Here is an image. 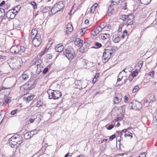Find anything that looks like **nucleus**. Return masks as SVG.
Returning a JSON list of instances; mask_svg holds the SVG:
<instances>
[{
	"mask_svg": "<svg viewBox=\"0 0 157 157\" xmlns=\"http://www.w3.org/2000/svg\"><path fill=\"white\" fill-rule=\"evenodd\" d=\"M113 41L115 43H118L120 40V37L119 36L114 35L112 37Z\"/></svg>",
	"mask_w": 157,
	"mask_h": 157,
	"instance_id": "obj_18",
	"label": "nucleus"
},
{
	"mask_svg": "<svg viewBox=\"0 0 157 157\" xmlns=\"http://www.w3.org/2000/svg\"><path fill=\"white\" fill-rule=\"evenodd\" d=\"M5 16V12L4 10L2 8H0V17L2 20Z\"/></svg>",
	"mask_w": 157,
	"mask_h": 157,
	"instance_id": "obj_20",
	"label": "nucleus"
},
{
	"mask_svg": "<svg viewBox=\"0 0 157 157\" xmlns=\"http://www.w3.org/2000/svg\"><path fill=\"white\" fill-rule=\"evenodd\" d=\"M141 3L144 5H147L149 3V0H140Z\"/></svg>",
	"mask_w": 157,
	"mask_h": 157,
	"instance_id": "obj_28",
	"label": "nucleus"
},
{
	"mask_svg": "<svg viewBox=\"0 0 157 157\" xmlns=\"http://www.w3.org/2000/svg\"><path fill=\"white\" fill-rule=\"evenodd\" d=\"M50 9V7L49 6H46L42 10V11L43 13H47L48 11H49Z\"/></svg>",
	"mask_w": 157,
	"mask_h": 157,
	"instance_id": "obj_26",
	"label": "nucleus"
},
{
	"mask_svg": "<svg viewBox=\"0 0 157 157\" xmlns=\"http://www.w3.org/2000/svg\"><path fill=\"white\" fill-rule=\"evenodd\" d=\"M148 99L149 103H152L155 101L154 95L152 94H150L148 95Z\"/></svg>",
	"mask_w": 157,
	"mask_h": 157,
	"instance_id": "obj_16",
	"label": "nucleus"
},
{
	"mask_svg": "<svg viewBox=\"0 0 157 157\" xmlns=\"http://www.w3.org/2000/svg\"><path fill=\"white\" fill-rule=\"evenodd\" d=\"M55 90H52L51 89L48 90L47 91V93L49 95V98L50 99V97H51V96L52 95V93H53V92Z\"/></svg>",
	"mask_w": 157,
	"mask_h": 157,
	"instance_id": "obj_30",
	"label": "nucleus"
},
{
	"mask_svg": "<svg viewBox=\"0 0 157 157\" xmlns=\"http://www.w3.org/2000/svg\"><path fill=\"white\" fill-rule=\"evenodd\" d=\"M153 123L154 125H157V112L155 117V118L153 119Z\"/></svg>",
	"mask_w": 157,
	"mask_h": 157,
	"instance_id": "obj_29",
	"label": "nucleus"
},
{
	"mask_svg": "<svg viewBox=\"0 0 157 157\" xmlns=\"http://www.w3.org/2000/svg\"><path fill=\"white\" fill-rule=\"evenodd\" d=\"M23 142V138L20 135L15 134L9 140V144L12 148H17Z\"/></svg>",
	"mask_w": 157,
	"mask_h": 157,
	"instance_id": "obj_1",
	"label": "nucleus"
},
{
	"mask_svg": "<svg viewBox=\"0 0 157 157\" xmlns=\"http://www.w3.org/2000/svg\"><path fill=\"white\" fill-rule=\"evenodd\" d=\"M35 120L31 117V118L28 121V124H29L33 123Z\"/></svg>",
	"mask_w": 157,
	"mask_h": 157,
	"instance_id": "obj_46",
	"label": "nucleus"
},
{
	"mask_svg": "<svg viewBox=\"0 0 157 157\" xmlns=\"http://www.w3.org/2000/svg\"><path fill=\"white\" fill-rule=\"evenodd\" d=\"M109 33H103L100 35L99 37L102 40H104L109 38Z\"/></svg>",
	"mask_w": 157,
	"mask_h": 157,
	"instance_id": "obj_19",
	"label": "nucleus"
},
{
	"mask_svg": "<svg viewBox=\"0 0 157 157\" xmlns=\"http://www.w3.org/2000/svg\"><path fill=\"white\" fill-rule=\"evenodd\" d=\"M74 44L75 45H77L78 47H79L81 46V45L78 44V42L77 41V40H76L75 41Z\"/></svg>",
	"mask_w": 157,
	"mask_h": 157,
	"instance_id": "obj_58",
	"label": "nucleus"
},
{
	"mask_svg": "<svg viewBox=\"0 0 157 157\" xmlns=\"http://www.w3.org/2000/svg\"><path fill=\"white\" fill-rule=\"evenodd\" d=\"M123 77V76H121V78L118 77V78L117 79V82L116 83H119V82L121 81V79H122Z\"/></svg>",
	"mask_w": 157,
	"mask_h": 157,
	"instance_id": "obj_57",
	"label": "nucleus"
},
{
	"mask_svg": "<svg viewBox=\"0 0 157 157\" xmlns=\"http://www.w3.org/2000/svg\"><path fill=\"white\" fill-rule=\"evenodd\" d=\"M128 80V78H126L124 80V81L122 83H116V86H121V85H123V84H125L126 83V82L127 81V80Z\"/></svg>",
	"mask_w": 157,
	"mask_h": 157,
	"instance_id": "obj_35",
	"label": "nucleus"
},
{
	"mask_svg": "<svg viewBox=\"0 0 157 157\" xmlns=\"http://www.w3.org/2000/svg\"><path fill=\"white\" fill-rule=\"evenodd\" d=\"M41 67H37V69L36 71V73L37 74L39 75L40 73L42 72V71L43 68H41Z\"/></svg>",
	"mask_w": 157,
	"mask_h": 157,
	"instance_id": "obj_36",
	"label": "nucleus"
},
{
	"mask_svg": "<svg viewBox=\"0 0 157 157\" xmlns=\"http://www.w3.org/2000/svg\"><path fill=\"white\" fill-rule=\"evenodd\" d=\"M33 65H36L37 67H41V68H43V66L42 65H41L42 63V61L40 59H38L37 60L33 61Z\"/></svg>",
	"mask_w": 157,
	"mask_h": 157,
	"instance_id": "obj_15",
	"label": "nucleus"
},
{
	"mask_svg": "<svg viewBox=\"0 0 157 157\" xmlns=\"http://www.w3.org/2000/svg\"><path fill=\"white\" fill-rule=\"evenodd\" d=\"M25 48L23 46L19 45L12 46L10 49V52L17 54L19 53H23L25 51Z\"/></svg>",
	"mask_w": 157,
	"mask_h": 157,
	"instance_id": "obj_4",
	"label": "nucleus"
},
{
	"mask_svg": "<svg viewBox=\"0 0 157 157\" xmlns=\"http://www.w3.org/2000/svg\"><path fill=\"white\" fill-rule=\"evenodd\" d=\"M95 45L96 46V47H93V48H98L101 47L102 46V44L98 42H96L95 43Z\"/></svg>",
	"mask_w": 157,
	"mask_h": 157,
	"instance_id": "obj_27",
	"label": "nucleus"
},
{
	"mask_svg": "<svg viewBox=\"0 0 157 157\" xmlns=\"http://www.w3.org/2000/svg\"><path fill=\"white\" fill-rule=\"evenodd\" d=\"M131 16H133L132 14H130L129 15H127V19L131 18Z\"/></svg>",
	"mask_w": 157,
	"mask_h": 157,
	"instance_id": "obj_59",
	"label": "nucleus"
},
{
	"mask_svg": "<svg viewBox=\"0 0 157 157\" xmlns=\"http://www.w3.org/2000/svg\"><path fill=\"white\" fill-rule=\"evenodd\" d=\"M63 54L69 59H72L74 57V53L72 48L68 47L63 52Z\"/></svg>",
	"mask_w": 157,
	"mask_h": 157,
	"instance_id": "obj_5",
	"label": "nucleus"
},
{
	"mask_svg": "<svg viewBox=\"0 0 157 157\" xmlns=\"http://www.w3.org/2000/svg\"><path fill=\"white\" fill-rule=\"evenodd\" d=\"M16 13L14 12H13L12 10H9L6 13V16L9 19H12L14 18Z\"/></svg>",
	"mask_w": 157,
	"mask_h": 157,
	"instance_id": "obj_11",
	"label": "nucleus"
},
{
	"mask_svg": "<svg viewBox=\"0 0 157 157\" xmlns=\"http://www.w3.org/2000/svg\"><path fill=\"white\" fill-rule=\"evenodd\" d=\"M43 103L40 101H37V106L38 107H40L42 106Z\"/></svg>",
	"mask_w": 157,
	"mask_h": 157,
	"instance_id": "obj_44",
	"label": "nucleus"
},
{
	"mask_svg": "<svg viewBox=\"0 0 157 157\" xmlns=\"http://www.w3.org/2000/svg\"><path fill=\"white\" fill-rule=\"evenodd\" d=\"M115 137L116 136L114 134L110 136L109 138L110 140H113L114 138H115Z\"/></svg>",
	"mask_w": 157,
	"mask_h": 157,
	"instance_id": "obj_53",
	"label": "nucleus"
},
{
	"mask_svg": "<svg viewBox=\"0 0 157 157\" xmlns=\"http://www.w3.org/2000/svg\"><path fill=\"white\" fill-rule=\"evenodd\" d=\"M96 29V30H97V31H98L99 33L103 29L102 28L100 27L99 25L97 27Z\"/></svg>",
	"mask_w": 157,
	"mask_h": 157,
	"instance_id": "obj_52",
	"label": "nucleus"
},
{
	"mask_svg": "<svg viewBox=\"0 0 157 157\" xmlns=\"http://www.w3.org/2000/svg\"><path fill=\"white\" fill-rule=\"evenodd\" d=\"M154 74L155 71H152L149 72L148 75L151 76L152 77H154Z\"/></svg>",
	"mask_w": 157,
	"mask_h": 157,
	"instance_id": "obj_51",
	"label": "nucleus"
},
{
	"mask_svg": "<svg viewBox=\"0 0 157 157\" xmlns=\"http://www.w3.org/2000/svg\"><path fill=\"white\" fill-rule=\"evenodd\" d=\"M143 64V62L142 61H140L138 62L136 66L137 67L139 68V70L141 69Z\"/></svg>",
	"mask_w": 157,
	"mask_h": 157,
	"instance_id": "obj_24",
	"label": "nucleus"
},
{
	"mask_svg": "<svg viewBox=\"0 0 157 157\" xmlns=\"http://www.w3.org/2000/svg\"><path fill=\"white\" fill-rule=\"evenodd\" d=\"M81 46L82 48H85L86 47V44L82 43V44H81Z\"/></svg>",
	"mask_w": 157,
	"mask_h": 157,
	"instance_id": "obj_61",
	"label": "nucleus"
},
{
	"mask_svg": "<svg viewBox=\"0 0 157 157\" xmlns=\"http://www.w3.org/2000/svg\"><path fill=\"white\" fill-rule=\"evenodd\" d=\"M18 111V109H16L14 110L11 111L10 113V114L12 115H14L16 114V113Z\"/></svg>",
	"mask_w": 157,
	"mask_h": 157,
	"instance_id": "obj_41",
	"label": "nucleus"
},
{
	"mask_svg": "<svg viewBox=\"0 0 157 157\" xmlns=\"http://www.w3.org/2000/svg\"><path fill=\"white\" fill-rule=\"evenodd\" d=\"M30 132L32 136H33V135L36 134L38 132V130L35 129L31 131Z\"/></svg>",
	"mask_w": 157,
	"mask_h": 157,
	"instance_id": "obj_43",
	"label": "nucleus"
},
{
	"mask_svg": "<svg viewBox=\"0 0 157 157\" xmlns=\"http://www.w3.org/2000/svg\"><path fill=\"white\" fill-rule=\"evenodd\" d=\"M41 41L42 39L40 35H35L33 37L32 43L34 45L38 47L40 45Z\"/></svg>",
	"mask_w": 157,
	"mask_h": 157,
	"instance_id": "obj_7",
	"label": "nucleus"
},
{
	"mask_svg": "<svg viewBox=\"0 0 157 157\" xmlns=\"http://www.w3.org/2000/svg\"><path fill=\"white\" fill-rule=\"evenodd\" d=\"M10 98H8L6 99L5 102L6 103H8V102H10Z\"/></svg>",
	"mask_w": 157,
	"mask_h": 157,
	"instance_id": "obj_60",
	"label": "nucleus"
},
{
	"mask_svg": "<svg viewBox=\"0 0 157 157\" xmlns=\"http://www.w3.org/2000/svg\"><path fill=\"white\" fill-rule=\"evenodd\" d=\"M120 19L123 21H124L127 19V15H122L120 17Z\"/></svg>",
	"mask_w": 157,
	"mask_h": 157,
	"instance_id": "obj_45",
	"label": "nucleus"
},
{
	"mask_svg": "<svg viewBox=\"0 0 157 157\" xmlns=\"http://www.w3.org/2000/svg\"><path fill=\"white\" fill-rule=\"evenodd\" d=\"M156 24H157V12L155 15V20L152 23L153 25Z\"/></svg>",
	"mask_w": 157,
	"mask_h": 157,
	"instance_id": "obj_39",
	"label": "nucleus"
},
{
	"mask_svg": "<svg viewBox=\"0 0 157 157\" xmlns=\"http://www.w3.org/2000/svg\"><path fill=\"white\" fill-rule=\"evenodd\" d=\"M64 49L63 45L62 44H59L56 45L55 49L57 52H61Z\"/></svg>",
	"mask_w": 157,
	"mask_h": 157,
	"instance_id": "obj_14",
	"label": "nucleus"
},
{
	"mask_svg": "<svg viewBox=\"0 0 157 157\" xmlns=\"http://www.w3.org/2000/svg\"><path fill=\"white\" fill-rule=\"evenodd\" d=\"M114 126L112 124H110L107 127H106V128L108 130H110L113 128Z\"/></svg>",
	"mask_w": 157,
	"mask_h": 157,
	"instance_id": "obj_42",
	"label": "nucleus"
},
{
	"mask_svg": "<svg viewBox=\"0 0 157 157\" xmlns=\"http://www.w3.org/2000/svg\"><path fill=\"white\" fill-rule=\"evenodd\" d=\"M107 25V23L105 22L101 23L100 25V27L103 29L106 28Z\"/></svg>",
	"mask_w": 157,
	"mask_h": 157,
	"instance_id": "obj_31",
	"label": "nucleus"
},
{
	"mask_svg": "<svg viewBox=\"0 0 157 157\" xmlns=\"http://www.w3.org/2000/svg\"><path fill=\"white\" fill-rule=\"evenodd\" d=\"M31 132H28L25 133V136L26 137V136H28V137H27L26 139H27L29 138H30L32 136H31Z\"/></svg>",
	"mask_w": 157,
	"mask_h": 157,
	"instance_id": "obj_37",
	"label": "nucleus"
},
{
	"mask_svg": "<svg viewBox=\"0 0 157 157\" xmlns=\"http://www.w3.org/2000/svg\"><path fill=\"white\" fill-rule=\"evenodd\" d=\"M77 41L78 42V44H80V45H81L83 43V40L80 39H76Z\"/></svg>",
	"mask_w": 157,
	"mask_h": 157,
	"instance_id": "obj_49",
	"label": "nucleus"
},
{
	"mask_svg": "<svg viewBox=\"0 0 157 157\" xmlns=\"http://www.w3.org/2000/svg\"><path fill=\"white\" fill-rule=\"evenodd\" d=\"M65 2H59L56 3L52 8L51 10V15H53L59 11L62 10L65 7Z\"/></svg>",
	"mask_w": 157,
	"mask_h": 157,
	"instance_id": "obj_2",
	"label": "nucleus"
},
{
	"mask_svg": "<svg viewBox=\"0 0 157 157\" xmlns=\"http://www.w3.org/2000/svg\"><path fill=\"white\" fill-rule=\"evenodd\" d=\"M48 67H47L43 71V73L45 74L48 72Z\"/></svg>",
	"mask_w": 157,
	"mask_h": 157,
	"instance_id": "obj_48",
	"label": "nucleus"
},
{
	"mask_svg": "<svg viewBox=\"0 0 157 157\" xmlns=\"http://www.w3.org/2000/svg\"><path fill=\"white\" fill-rule=\"evenodd\" d=\"M125 137H127V136L130 137V138H131L132 137V134L128 132H127L124 135Z\"/></svg>",
	"mask_w": 157,
	"mask_h": 157,
	"instance_id": "obj_33",
	"label": "nucleus"
},
{
	"mask_svg": "<svg viewBox=\"0 0 157 157\" xmlns=\"http://www.w3.org/2000/svg\"><path fill=\"white\" fill-rule=\"evenodd\" d=\"M99 33L98 31L97 30L95 29L91 34L93 36H95L97 35Z\"/></svg>",
	"mask_w": 157,
	"mask_h": 157,
	"instance_id": "obj_38",
	"label": "nucleus"
},
{
	"mask_svg": "<svg viewBox=\"0 0 157 157\" xmlns=\"http://www.w3.org/2000/svg\"><path fill=\"white\" fill-rule=\"evenodd\" d=\"M139 89V86L138 85H136L133 88L132 91L133 93H135Z\"/></svg>",
	"mask_w": 157,
	"mask_h": 157,
	"instance_id": "obj_34",
	"label": "nucleus"
},
{
	"mask_svg": "<svg viewBox=\"0 0 157 157\" xmlns=\"http://www.w3.org/2000/svg\"><path fill=\"white\" fill-rule=\"evenodd\" d=\"M5 1H3L0 4V6H2V5H4L5 4Z\"/></svg>",
	"mask_w": 157,
	"mask_h": 157,
	"instance_id": "obj_64",
	"label": "nucleus"
},
{
	"mask_svg": "<svg viewBox=\"0 0 157 157\" xmlns=\"http://www.w3.org/2000/svg\"><path fill=\"white\" fill-rule=\"evenodd\" d=\"M21 77L24 80H26L28 79L29 78V75L25 72L21 75Z\"/></svg>",
	"mask_w": 157,
	"mask_h": 157,
	"instance_id": "obj_21",
	"label": "nucleus"
},
{
	"mask_svg": "<svg viewBox=\"0 0 157 157\" xmlns=\"http://www.w3.org/2000/svg\"><path fill=\"white\" fill-rule=\"evenodd\" d=\"M47 57L48 58L51 59L52 58V56L51 54H48L47 55Z\"/></svg>",
	"mask_w": 157,
	"mask_h": 157,
	"instance_id": "obj_62",
	"label": "nucleus"
},
{
	"mask_svg": "<svg viewBox=\"0 0 157 157\" xmlns=\"http://www.w3.org/2000/svg\"><path fill=\"white\" fill-rule=\"evenodd\" d=\"M146 152H144L143 153H141L139 156V157H145L146 155L147 154H145Z\"/></svg>",
	"mask_w": 157,
	"mask_h": 157,
	"instance_id": "obj_54",
	"label": "nucleus"
},
{
	"mask_svg": "<svg viewBox=\"0 0 157 157\" xmlns=\"http://www.w3.org/2000/svg\"><path fill=\"white\" fill-rule=\"evenodd\" d=\"M138 73V72L136 70L132 73V75L133 77H135L137 75Z\"/></svg>",
	"mask_w": 157,
	"mask_h": 157,
	"instance_id": "obj_40",
	"label": "nucleus"
},
{
	"mask_svg": "<svg viewBox=\"0 0 157 157\" xmlns=\"http://www.w3.org/2000/svg\"><path fill=\"white\" fill-rule=\"evenodd\" d=\"M112 53L106 50L103 53L102 56V60L104 63L106 62L111 57Z\"/></svg>",
	"mask_w": 157,
	"mask_h": 157,
	"instance_id": "obj_9",
	"label": "nucleus"
},
{
	"mask_svg": "<svg viewBox=\"0 0 157 157\" xmlns=\"http://www.w3.org/2000/svg\"><path fill=\"white\" fill-rule=\"evenodd\" d=\"M127 22L128 23V25H132L133 24V21L134 20V17L133 16H131V18L127 19Z\"/></svg>",
	"mask_w": 157,
	"mask_h": 157,
	"instance_id": "obj_22",
	"label": "nucleus"
},
{
	"mask_svg": "<svg viewBox=\"0 0 157 157\" xmlns=\"http://www.w3.org/2000/svg\"><path fill=\"white\" fill-rule=\"evenodd\" d=\"M34 97V95H30L29 96L27 97H24L23 100L25 101L26 103L29 102L30 101H31Z\"/></svg>",
	"mask_w": 157,
	"mask_h": 157,
	"instance_id": "obj_17",
	"label": "nucleus"
},
{
	"mask_svg": "<svg viewBox=\"0 0 157 157\" xmlns=\"http://www.w3.org/2000/svg\"><path fill=\"white\" fill-rule=\"evenodd\" d=\"M128 153H121L120 154H118L116 156H115L114 157H131V156H127Z\"/></svg>",
	"mask_w": 157,
	"mask_h": 157,
	"instance_id": "obj_23",
	"label": "nucleus"
},
{
	"mask_svg": "<svg viewBox=\"0 0 157 157\" xmlns=\"http://www.w3.org/2000/svg\"><path fill=\"white\" fill-rule=\"evenodd\" d=\"M21 7L20 5H18L14 8L13 9V11H15L16 12L15 13H17L20 10Z\"/></svg>",
	"mask_w": 157,
	"mask_h": 157,
	"instance_id": "obj_25",
	"label": "nucleus"
},
{
	"mask_svg": "<svg viewBox=\"0 0 157 157\" xmlns=\"http://www.w3.org/2000/svg\"><path fill=\"white\" fill-rule=\"evenodd\" d=\"M41 115L39 114V113H37L32 116L31 117L35 121L39 123L41 120Z\"/></svg>",
	"mask_w": 157,
	"mask_h": 157,
	"instance_id": "obj_12",
	"label": "nucleus"
},
{
	"mask_svg": "<svg viewBox=\"0 0 157 157\" xmlns=\"http://www.w3.org/2000/svg\"><path fill=\"white\" fill-rule=\"evenodd\" d=\"M73 30V27L71 24L70 23H68L66 26L65 29V32L67 34H68L72 32Z\"/></svg>",
	"mask_w": 157,
	"mask_h": 157,
	"instance_id": "obj_13",
	"label": "nucleus"
},
{
	"mask_svg": "<svg viewBox=\"0 0 157 157\" xmlns=\"http://www.w3.org/2000/svg\"><path fill=\"white\" fill-rule=\"evenodd\" d=\"M127 3L125 2L124 4V6L122 7V9L124 10H126L127 8Z\"/></svg>",
	"mask_w": 157,
	"mask_h": 157,
	"instance_id": "obj_56",
	"label": "nucleus"
},
{
	"mask_svg": "<svg viewBox=\"0 0 157 157\" xmlns=\"http://www.w3.org/2000/svg\"><path fill=\"white\" fill-rule=\"evenodd\" d=\"M36 85V83L35 80L30 79L28 82H26L23 86V87L24 90L28 92L34 88Z\"/></svg>",
	"mask_w": 157,
	"mask_h": 157,
	"instance_id": "obj_3",
	"label": "nucleus"
},
{
	"mask_svg": "<svg viewBox=\"0 0 157 157\" xmlns=\"http://www.w3.org/2000/svg\"><path fill=\"white\" fill-rule=\"evenodd\" d=\"M129 105L130 106H131L132 109L135 110H139L142 107V104L140 102H139L135 100H132L129 103Z\"/></svg>",
	"mask_w": 157,
	"mask_h": 157,
	"instance_id": "obj_6",
	"label": "nucleus"
},
{
	"mask_svg": "<svg viewBox=\"0 0 157 157\" xmlns=\"http://www.w3.org/2000/svg\"><path fill=\"white\" fill-rule=\"evenodd\" d=\"M37 30L36 29H32L31 32V34L32 35H34L36 34V35H40L39 34H37Z\"/></svg>",
	"mask_w": 157,
	"mask_h": 157,
	"instance_id": "obj_32",
	"label": "nucleus"
},
{
	"mask_svg": "<svg viewBox=\"0 0 157 157\" xmlns=\"http://www.w3.org/2000/svg\"><path fill=\"white\" fill-rule=\"evenodd\" d=\"M122 98V94L120 93H116L113 98V104H117L121 101Z\"/></svg>",
	"mask_w": 157,
	"mask_h": 157,
	"instance_id": "obj_8",
	"label": "nucleus"
},
{
	"mask_svg": "<svg viewBox=\"0 0 157 157\" xmlns=\"http://www.w3.org/2000/svg\"><path fill=\"white\" fill-rule=\"evenodd\" d=\"M95 9L96 8L92 6L90 9V13H94L95 11Z\"/></svg>",
	"mask_w": 157,
	"mask_h": 157,
	"instance_id": "obj_50",
	"label": "nucleus"
},
{
	"mask_svg": "<svg viewBox=\"0 0 157 157\" xmlns=\"http://www.w3.org/2000/svg\"><path fill=\"white\" fill-rule=\"evenodd\" d=\"M52 95L51 97H50V99H53L54 100H56L61 97L62 95V93L59 90H55L52 93Z\"/></svg>",
	"mask_w": 157,
	"mask_h": 157,
	"instance_id": "obj_10",
	"label": "nucleus"
},
{
	"mask_svg": "<svg viewBox=\"0 0 157 157\" xmlns=\"http://www.w3.org/2000/svg\"><path fill=\"white\" fill-rule=\"evenodd\" d=\"M123 26V24H121L119 25V29L118 30V33L122 31V29Z\"/></svg>",
	"mask_w": 157,
	"mask_h": 157,
	"instance_id": "obj_47",
	"label": "nucleus"
},
{
	"mask_svg": "<svg viewBox=\"0 0 157 157\" xmlns=\"http://www.w3.org/2000/svg\"><path fill=\"white\" fill-rule=\"evenodd\" d=\"M124 102H126L128 101V98L127 96H125L124 97Z\"/></svg>",
	"mask_w": 157,
	"mask_h": 157,
	"instance_id": "obj_63",
	"label": "nucleus"
},
{
	"mask_svg": "<svg viewBox=\"0 0 157 157\" xmlns=\"http://www.w3.org/2000/svg\"><path fill=\"white\" fill-rule=\"evenodd\" d=\"M122 133H119V135L120 136V137H118V136H117V139L119 138V139L118 140V142H119L120 143V140H121V139H119V138H121V136L122 135Z\"/></svg>",
	"mask_w": 157,
	"mask_h": 157,
	"instance_id": "obj_55",
	"label": "nucleus"
}]
</instances>
